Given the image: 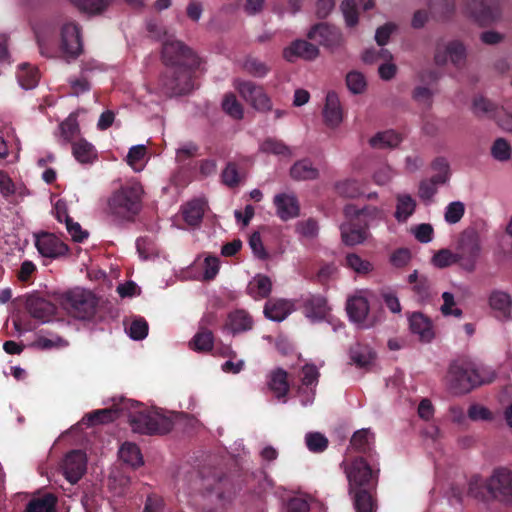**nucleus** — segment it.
Segmentation results:
<instances>
[{"label":"nucleus","instance_id":"6e6d98bb","mask_svg":"<svg viewBox=\"0 0 512 512\" xmlns=\"http://www.w3.org/2000/svg\"><path fill=\"white\" fill-rule=\"evenodd\" d=\"M442 184L438 183L432 177L429 179L422 180L419 183L418 196L424 202H430L436 195L439 186Z\"/></svg>","mask_w":512,"mask_h":512},{"label":"nucleus","instance_id":"e433bc0d","mask_svg":"<svg viewBox=\"0 0 512 512\" xmlns=\"http://www.w3.org/2000/svg\"><path fill=\"white\" fill-rule=\"evenodd\" d=\"M336 191L339 195L346 198H357L364 194L363 183L354 178L344 179L337 182Z\"/></svg>","mask_w":512,"mask_h":512},{"label":"nucleus","instance_id":"6ab92c4d","mask_svg":"<svg viewBox=\"0 0 512 512\" xmlns=\"http://www.w3.org/2000/svg\"><path fill=\"white\" fill-rule=\"evenodd\" d=\"M331 308L323 296H310L304 303V314L312 322L329 319Z\"/></svg>","mask_w":512,"mask_h":512},{"label":"nucleus","instance_id":"c03bdc74","mask_svg":"<svg viewBox=\"0 0 512 512\" xmlns=\"http://www.w3.org/2000/svg\"><path fill=\"white\" fill-rule=\"evenodd\" d=\"M346 266L357 274H368L373 270V264L356 253H349L345 258Z\"/></svg>","mask_w":512,"mask_h":512},{"label":"nucleus","instance_id":"5701e85b","mask_svg":"<svg viewBox=\"0 0 512 512\" xmlns=\"http://www.w3.org/2000/svg\"><path fill=\"white\" fill-rule=\"evenodd\" d=\"M460 259L463 257H469L473 261L479 256L481 245L480 239L475 230H466L462 233L459 240Z\"/></svg>","mask_w":512,"mask_h":512},{"label":"nucleus","instance_id":"3c124183","mask_svg":"<svg viewBox=\"0 0 512 512\" xmlns=\"http://www.w3.org/2000/svg\"><path fill=\"white\" fill-rule=\"evenodd\" d=\"M130 478L121 470L113 471L108 478V486L115 495H120L129 485Z\"/></svg>","mask_w":512,"mask_h":512},{"label":"nucleus","instance_id":"ea45409f","mask_svg":"<svg viewBox=\"0 0 512 512\" xmlns=\"http://www.w3.org/2000/svg\"><path fill=\"white\" fill-rule=\"evenodd\" d=\"M350 444L357 451H369L374 444V433L369 428H362L352 435Z\"/></svg>","mask_w":512,"mask_h":512},{"label":"nucleus","instance_id":"052dcab7","mask_svg":"<svg viewBox=\"0 0 512 512\" xmlns=\"http://www.w3.org/2000/svg\"><path fill=\"white\" fill-rule=\"evenodd\" d=\"M491 154L498 161H507L511 157V146L505 139L499 138L493 143Z\"/></svg>","mask_w":512,"mask_h":512},{"label":"nucleus","instance_id":"c756f323","mask_svg":"<svg viewBox=\"0 0 512 512\" xmlns=\"http://www.w3.org/2000/svg\"><path fill=\"white\" fill-rule=\"evenodd\" d=\"M194 88V84L188 73H182L175 79L164 82V93L167 95H183L189 93Z\"/></svg>","mask_w":512,"mask_h":512},{"label":"nucleus","instance_id":"39448f33","mask_svg":"<svg viewBox=\"0 0 512 512\" xmlns=\"http://www.w3.org/2000/svg\"><path fill=\"white\" fill-rule=\"evenodd\" d=\"M143 187L137 180H130L115 191L108 201L110 213L118 218L130 219L141 208Z\"/></svg>","mask_w":512,"mask_h":512},{"label":"nucleus","instance_id":"9b49d317","mask_svg":"<svg viewBox=\"0 0 512 512\" xmlns=\"http://www.w3.org/2000/svg\"><path fill=\"white\" fill-rule=\"evenodd\" d=\"M216 483L214 478H204L197 471H191L178 480V489L184 494H205L210 493L211 486Z\"/></svg>","mask_w":512,"mask_h":512},{"label":"nucleus","instance_id":"0e129e2a","mask_svg":"<svg viewBox=\"0 0 512 512\" xmlns=\"http://www.w3.org/2000/svg\"><path fill=\"white\" fill-rule=\"evenodd\" d=\"M410 232L421 243L431 242L434 234L433 227L428 223L414 225Z\"/></svg>","mask_w":512,"mask_h":512},{"label":"nucleus","instance_id":"49530a36","mask_svg":"<svg viewBox=\"0 0 512 512\" xmlns=\"http://www.w3.org/2000/svg\"><path fill=\"white\" fill-rule=\"evenodd\" d=\"M189 347L196 352H209L213 347V336L209 331L198 332L189 342Z\"/></svg>","mask_w":512,"mask_h":512},{"label":"nucleus","instance_id":"a211bd4d","mask_svg":"<svg viewBox=\"0 0 512 512\" xmlns=\"http://www.w3.org/2000/svg\"><path fill=\"white\" fill-rule=\"evenodd\" d=\"M489 307L499 319H509L512 311V298L503 290H493L488 297Z\"/></svg>","mask_w":512,"mask_h":512},{"label":"nucleus","instance_id":"09e8293b","mask_svg":"<svg viewBox=\"0 0 512 512\" xmlns=\"http://www.w3.org/2000/svg\"><path fill=\"white\" fill-rule=\"evenodd\" d=\"M234 87L240 96L250 105L252 104V101L257 98L256 90H264L261 86L251 81L244 80H236Z\"/></svg>","mask_w":512,"mask_h":512},{"label":"nucleus","instance_id":"4d7b16f0","mask_svg":"<svg viewBox=\"0 0 512 512\" xmlns=\"http://www.w3.org/2000/svg\"><path fill=\"white\" fill-rule=\"evenodd\" d=\"M465 213V205L461 201H453L445 208L444 219L448 224L458 223Z\"/></svg>","mask_w":512,"mask_h":512},{"label":"nucleus","instance_id":"f257e3e1","mask_svg":"<svg viewBox=\"0 0 512 512\" xmlns=\"http://www.w3.org/2000/svg\"><path fill=\"white\" fill-rule=\"evenodd\" d=\"M119 417H127L132 430L141 434L167 433L173 428L175 421L184 418L197 423L196 419L189 418L187 415L146 408L129 399H119L117 402L113 400L111 406L98 409V424L109 423Z\"/></svg>","mask_w":512,"mask_h":512},{"label":"nucleus","instance_id":"393cba45","mask_svg":"<svg viewBox=\"0 0 512 512\" xmlns=\"http://www.w3.org/2000/svg\"><path fill=\"white\" fill-rule=\"evenodd\" d=\"M417 202L414 197L408 193H398L396 195V206L394 217L399 223L407 222L414 214Z\"/></svg>","mask_w":512,"mask_h":512},{"label":"nucleus","instance_id":"4c0bfd02","mask_svg":"<svg viewBox=\"0 0 512 512\" xmlns=\"http://www.w3.org/2000/svg\"><path fill=\"white\" fill-rule=\"evenodd\" d=\"M259 150L265 154H273L278 157L290 158L292 150L283 141L276 138H267L259 146Z\"/></svg>","mask_w":512,"mask_h":512},{"label":"nucleus","instance_id":"0eeeda50","mask_svg":"<svg viewBox=\"0 0 512 512\" xmlns=\"http://www.w3.org/2000/svg\"><path fill=\"white\" fill-rule=\"evenodd\" d=\"M373 293L367 289L357 290L346 301V311L349 320L358 328L368 329L375 325L376 321L370 314V300Z\"/></svg>","mask_w":512,"mask_h":512},{"label":"nucleus","instance_id":"8fccbe9b","mask_svg":"<svg viewBox=\"0 0 512 512\" xmlns=\"http://www.w3.org/2000/svg\"><path fill=\"white\" fill-rule=\"evenodd\" d=\"M312 497L307 494H297L286 502L287 512H309Z\"/></svg>","mask_w":512,"mask_h":512},{"label":"nucleus","instance_id":"37998d69","mask_svg":"<svg viewBox=\"0 0 512 512\" xmlns=\"http://www.w3.org/2000/svg\"><path fill=\"white\" fill-rule=\"evenodd\" d=\"M499 110L500 108H497L483 96H475L473 99L472 111L478 117H491L495 119Z\"/></svg>","mask_w":512,"mask_h":512},{"label":"nucleus","instance_id":"bb28decb","mask_svg":"<svg viewBox=\"0 0 512 512\" xmlns=\"http://www.w3.org/2000/svg\"><path fill=\"white\" fill-rule=\"evenodd\" d=\"M207 209L205 199H194L182 207V216L185 222L190 226L198 225Z\"/></svg>","mask_w":512,"mask_h":512},{"label":"nucleus","instance_id":"6e6552de","mask_svg":"<svg viewBox=\"0 0 512 512\" xmlns=\"http://www.w3.org/2000/svg\"><path fill=\"white\" fill-rule=\"evenodd\" d=\"M490 497L504 506H512V470L506 467L495 468L485 481Z\"/></svg>","mask_w":512,"mask_h":512},{"label":"nucleus","instance_id":"f03ea898","mask_svg":"<svg viewBox=\"0 0 512 512\" xmlns=\"http://www.w3.org/2000/svg\"><path fill=\"white\" fill-rule=\"evenodd\" d=\"M349 491L354 495L356 512H376L377 505L373 496L367 491L376 478V472L362 457L343 462Z\"/></svg>","mask_w":512,"mask_h":512},{"label":"nucleus","instance_id":"a878e982","mask_svg":"<svg viewBox=\"0 0 512 512\" xmlns=\"http://www.w3.org/2000/svg\"><path fill=\"white\" fill-rule=\"evenodd\" d=\"M342 241L348 246L363 243L368 237V231L364 227L357 226L354 222L346 221L340 226Z\"/></svg>","mask_w":512,"mask_h":512},{"label":"nucleus","instance_id":"f3484780","mask_svg":"<svg viewBox=\"0 0 512 512\" xmlns=\"http://www.w3.org/2000/svg\"><path fill=\"white\" fill-rule=\"evenodd\" d=\"M318 370L314 365H305L302 369L301 382L302 386L299 389V396L303 406H307L313 402L314 387L318 381Z\"/></svg>","mask_w":512,"mask_h":512},{"label":"nucleus","instance_id":"a19ab883","mask_svg":"<svg viewBox=\"0 0 512 512\" xmlns=\"http://www.w3.org/2000/svg\"><path fill=\"white\" fill-rule=\"evenodd\" d=\"M17 79L22 88L32 89L37 86L39 81L38 70L29 64L24 63L19 67Z\"/></svg>","mask_w":512,"mask_h":512},{"label":"nucleus","instance_id":"dca6fc26","mask_svg":"<svg viewBox=\"0 0 512 512\" xmlns=\"http://www.w3.org/2000/svg\"><path fill=\"white\" fill-rule=\"evenodd\" d=\"M411 333L423 343L431 342L435 337V331L429 318L421 313H413L409 319Z\"/></svg>","mask_w":512,"mask_h":512},{"label":"nucleus","instance_id":"aec40b11","mask_svg":"<svg viewBox=\"0 0 512 512\" xmlns=\"http://www.w3.org/2000/svg\"><path fill=\"white\" fill-rule=\"evenodd\" d=\"M323 118L325 124L332 129L338 128L343 121L342 106L337 94L334 92H329L326 96Z\"/></svg>","mask_w":512,"mask_h":512},{"label":"nucleus","instance_id":"de8ad7c7","mask_svg":"<svg viewBox=\"0 0 512 512\" xmlns=\"http://www.w3.org/2000/svg\"><path fill=\"white\" fill-rule=\"evenodd\" d=\"M396 173L388 164H380L376 166L371 174L372 180L377 186H385L391 183Z\"/></svg>","mask_w":512,"mask_h":512},{"label":"nucleus","instance_id":"c85d7f7f","mask_svg":"<svg viewBox=\"0 0 512 512\" xmlns=\"http://www.w3.org/2000/svg\"><path fill=\"white\" fill-rule=\"evenodd\" d=\"M119 459L126 465L137 468L143 465V456L139 447L132 442H124L118 450Z\"/></svg>","mask_w":512,"mask_h":512},{"label":"nucleus","instance_id":"7ed1b4c3","mask_svg":"<svg viewBox=\"0 0 512 512\" xmlns=\"http://www.w3.org/2000/svg\"><path fill=\"white\" fill-rule=\"evenodd\" d=\"M494 378L495 373L490 367L478 366L469 360H458L450 365L444 381L450 391L462 394Z\"/></svg>","mask_w":512,"mask_h":512},{"label":"nucleus","instance_id":"680f3d73","mask_svg":"<svg viewBox=\"0 0 512 512\" xmlns=\"http://www.w3.org/2000/svg\"><path fill=\"white\" fill-rule=\"evenodd\" d=\"M498 125L507 132H512V102L502 106L495 117Z\"/></svg>","mask_w":512,"mask_h":512},{"label":"nucleus","instance_id":"2f4dec72","mask_svg":"<svg viewBox=\"0 0 512 512\" xmlns=\"http://www.w3.org/2000/svg\"><path fill=\"white\" fill-rule=\"evenodd\" d=\"M125 332L134 341H140L147 337L149 326L147 321L138 316H133L124 322Z\"/></svg>","mask_w":512,"mask_h":512},{"label":"nucleus","instance_id":"ddd939ff","mask_svg":"<svg viewBox=\"0 0 512 512\" xmlns=\"http://www.w3.org/2000/svg\"><path fill=\"white\" fill-rule=\"evenodd\" d=\"M35 246L38 252L47 258L63 256L68 252V246L52 233H41L36 237Z\"/></svg>","mask_w":512,"mask_h":512},{"label":"nucleus","instance_id":"f8f14e48","mask_svg":"<svg viewBox=\"0 0 512 512\" xmlns=\"http://www.w3.org/2000/svg\"><path fill=\"white\" fill-rule=\"evenodd\" d=\"M25 309L32 318L46 323L52 320L57 308L51 301L32 294L26 298Z\"/></svg>","mask_w":512,"mask_h":512},{"label":"nucleus","instance_id":"c9c22d12","mask_svg":"<svg viewBox=\"0 0 512 512\" xmlns=\"http://www.w3.org/2000/svg\"><path fill=\"white\" fill-rule=\"evenodd\" d=\"M318 170L308 159H302L294 163L290 169V175L296 180H313L318 177Z\"/></svg>","mask_w":512,"mask_h":512},{"label":"nucleus","instance_id":"774afa93","mask_svg":"<svg viewBox=\"0 0 512 512\" xmlns=\"http://www.w3.org/2000/svg\"><path fill=\"white\" fill-rule=\"evenodd\" d=\"M220 262L219 259L215 256H206L203 263V278L205 280H211L215 278V276L219 272Z\"/></svg>","mask_w":512,"mask_h":512},{"label":"nucleus","instance_id":"603ef678","mask_svg":"<svg viewBox=\"0 0 512 512\" xmlns=\"http://www.w3.org/2000/svg\"><path fill=\"white\" fill-rule=\"evenodd\" d=\"M222 108L230 117L234 119L240 120L244 116L243 107L233 94L225 95L222 101Z\"/></svg>","mask_w":512,"mask_h":512},{"label":"nucleus","instance_id":"338daca9","mask_svg":"<svg viewBox=\"0 0 512 512\" xmlns=\"http://www.w3.org/2000/svg\"><path fill=\"white\" fill-rule=\"evenodd\" d=\"M318 230V224L313 219L300 221L296 224L297 233L307 239H312L316 237L318 234Z\"/></svg>","mask_w":512,"mask_h":512},{"label":"nucleus","instance_id":"58836bf2","mask_svg":"<svg viewBox=\"0 0 512 512\" xmlns=\"http://www.w3.org/2000/svg\"><path fill=\"white\" fill-rule=\"evenodd\" d=\"M57 498L51 494H45L42 497L30 500L26 506L25 512H56Z\"/></svg>","mask_w":512,"mask_h":512},{"label":"nucleus","instance_id":"4468645a","mask_svg":"<svg viewBox=\"0 0 512 512\" xmlns=\"http://www.w3.org/2000/svg\"><path fill=\"white\" fill-rule=\"evenodd\" d=\"M466 56V49L459 41L439 43L436 48L435 61L439 65L451 61L453 64H460Z\"/></svg>","mask_w":512,"mask_h":512},{"label":"nucleus","instance_id":"864d4df0","mask_svg":"<svg viewBox=\"0 0 512 512\" xmlns=\"http://www.w3.org/2000/svg\"><path fill=\"white\" fill-rule=\"evenodd\" d=\"M432 169L435 174L432 176L435 181L438 183L445 185L450 179V166L446 159L437 158L432 163Z\"/></svg>","mask_w":512,"mask_h":512},{"label":"nucleus","instance_id":"72a5a7b5","mask_svg":"<svg viewBox=\"0 0 512 512\" xmlns=\"http://www.w3.org/2000/svg\"><path fill=\"white\" fill-rule=\"evenodd\" d=\"M253 321L247 312L237 310L232 312L226 323V328L232 333H240L252 328Z\"/></svg>","mask_w":512,"mask_h":512},{"label":"nucleus","instance_id":"423d86ee","mask_svg":"<svg viewBox=\"0 0 512 512\" xmlns=\"http://www.w3.org/2000/svg\"><path fill=\"white\" fill-rule=\"evenodd\" d=\"M58 300L75 318L89 320L96 315V295L92 291L76 287L62 293Z\"/></svg>","mask_w":512,"mask_h":512},{"label":"nucleus","instance_id":"1a4fd4ad","mask_svg":"<svg viewBox=\"0 0 512 512\" xmlns=\"http://www.w3.org/2000/svg\"><path fill=\"white\" fill-rule=\"evenodd\" d=\"M59 50L65 59H76L82 53L81 30L75 22H67L61 26Z\"/></svg>","mask_w":512,"mask_h":512},{"label":"nucleus","instance_id":"b1692460","mask_svg":"<svg viewBox=\"0 0 512 512\" xmlns=\"http://www.w3.org/2000/svg\"><path fill=\"white\" fill-rule=\"evenodd\" d=\"M308 37L325 46H334L340 41V33L334 27L325 23L315 25L308 33Z\"/></svg>","mask_w":512,"mask_h":512},{"label":"nucleus","instance_id":"69168bd1","mask_svg":"<svg viewBox=\"0 0 512 512\" xmlns=\"http://www.w3.org/2000/svg\"><path fill=\"white\" fill-rule=\"evenodd\" d=\"M341 11L348 27H354L358 23V13L354 0H344L341 4Z\"/></svg>","mask_w":512,"mask_h":512},{"label":"nucleus","instance_id":"cd10ccee","mask_svg":"<svg viewBox=\"0 0 512 512\" xmlns=\"http://www.w3.org/2000/svg\"><path fill=\"white\" fill-rule=\"evenodd\" d=\"M272 291L271 279L263 274L254 276L247 285V293L255 300H261L270 295Z\"/></svg>","mask_w":512,"mask_h":512},{"label":"nucleus","instance_id":"4be33fe9","mask_svg":"<svg viewBox=\"0 0 512 512\" xmlns=\"http://www.w3.org/2000/svg\"><path fill=\"white\" fill-rule=\"evenodd\" d=\"M295 309L294 302L288 299H271L264 306L265 316L275 322L285 320Z\"/></svg>","mask_w":512,"mask_h":512},{"label":"nucleus","instance_id":"e2e57ef3","mask_svg":"<svg viewBox=\"0 0 512 512\" xmlns=\"http://www.w3.org/2000/svg\"><path fill=\"white\" fill-rule=\"evenodd\" d=\"M305 442L308 449L316 453L324 451L328 446L327 438L318 432L308 433L305 436Z\"/></svg>","mask_w":512,"mask_h":512},{"label":"nucleus","instance_id":"412c9836","mask_svg":"<svg viewBox=\"0 0 512 512\" xmlns=\"http://www.w3.org/2000/svg\"><path fill=\"white\" fill-rule=\"evenodd\" d=\"M319 54L318 48L304 40H296L290 46L286 47L283 51V57L289 61L294 62L298 58L305 60H313Z\"/></svg>","mask_w":512,"mask_h":512},{"label":"nucleus","instance_id":"9d476101","mask_svg":"<svg viewBox=\"0 0 512 512\" xmlns=\"http://www.w3.org/2000/svg\"><path fill=\"white\" fill-rule=\"evenodd\" d=\"M86 466V454L81 450H72L66 454L63 460V474L71 484H75L84 475Z\"/></svg>","mask_w":512,"mask_h":512},{"label":"nucleus","instance_id":"5fc2aeb1","mask_svg":"<svg viewBox=\"0 0 512 512\" xmlns=\"http://www.w3.org/2000/svg\"><path fill=\"white\" fill-rule=\"evenodd\" d=\"M346 85L351 93L360 94L365 91L367 82L362 73L351 71L346 76Z\"/></svg>","mask_w":512,"mask_h":512},{"label":"nucleus","instance_id":"bf43d9fd","mask_svg":"<svg viewBox=\"0 0 512 512\" xmlns=\"http://www.w3.org/2000/svg\"><path fill=\"white\" fill-rule=\"evenodd\" d=\"M61 135L67 141H72L79 133V124L77 117L70 114L65 121L60 124Z\"/></svg>","mask_w":512,"mask_h":512},{"label":"nucleus","instance_id":"a18cd8bd","mask_svg":"<svg viewBox=\"0 0 512 512\" xmlns=\"http://www.w3.org/2000/svg\"><path fill=\"white\" fill-rule=\"evenodd\" d=\"M72 153L81 163H91L93 159V145L85 139H79L72 144Z\"/></svg>","mask_w":512,"mask_h":512},{"label":"nucleus","instance_id":"13d9d810","mask_svg":"<svg viewBox=\"0 0 512 512\" xmlns=\"http://www.w3.org/2000/svg\"><path fill=\"white\" fill-rule=\"evenodd\" d=\"M460 261L458 253H453L448 249L438 251L432 258V263L438 268H445Z\"/></svg>","mask_w":512,"mask_h":512},{"label":"nucleus","instance_id":"f704fd0d","mask_svg":"<svg viewBox=\"0 0 512 512\" xmlns=\"http://www.w3.org/2000/svg\"><path fill=\"white\" fill-rule=\"evenodd\" d=\"M126 162L133 171H142L148 162L146 146L143 144L132 146L126 156Z\"/></svg>","mask_w":512,"mask_h":512},{"label":"nucleus","instance_id":"20e7f679","mask_svg":"<svg viewBox=\"0 0 512 512\" xmlns=\"http://www.w3.org/2000/svg\"><path fill=\"white\" fill-rule=\"evenodd\" d=\"M147 30L152 38L162 41V57L166 65L183 66L188 69L200 66L201 59L198 55L174 35L169 34L161 24L151 21L147 24Z\"/></svg>","mask_w":512,"mask_h":512},{"label":"nucleus","instance_id":"7c9ffc66","mask_svg":"<svg viewBox=\"0 0 512 512\" xmlns=\"http://www.w3.org/2000/svg\"><path fill=\"white\" fill-rule=\"evenodd\" d=\"M268 385L275 397L279 400L283 399V402H285L284 398L289 390L287 373L282 369L272 371L269 376Z\"/></svg>","mask_w":512,"mask_h":512},{"label":"nucleus","instance_id":"473e14b6","mask_svg":"<svg viewBox=\"0 0 512 512\" xmlns=\"http://www.w3.org/2000/svg\"><path fill=\"white\" fill-rule=\"evenodd\" d=\"M402 141L401 136L393 130L378 132L369 139V144L374 149H386L397 147Z\"/></svg>","mask_w":512,"mask_h":512},{"label":"nucleus","instance_id":"2eb2a0df","mask_svg":"<svg viewBox=\"0 0 512 512\" xmlns=\"http://www.w3.org/2000/svg\"><path fill=\"white\" fill-rule=\"evenodd\" d=\"M273 203L276 208L277 216L283 221L296 218L300 213L298 199L292 192L276 194Z\"/></svg>","mask_w":512,"mask_h":512},{"label":"nucleus","instance_id":"79ce46f5","mask_svg":"<svg viewBox=\"0 0 512 512\" xmlns=\"http://www.w3.org/2000/svg\"><path fill=\"white\" fill-rule=\"evenodd\" d=\"M350 357L356 366L365 368L372 363L374 359V352L368 346L357 344L351 348Z\"/></svg>","mask_w":512,"mask_h":512}]
</instances>
